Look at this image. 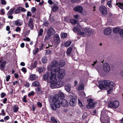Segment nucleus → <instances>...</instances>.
Masks as SVG:
<instances>
[{
	"label": "nucleus",
	"mask_w": 123,
	"mask_h": 123,
	"mask_svg": "<svg viewBox=\"0 0 123 123\" xmlns=\"http://www.w3.org/2000/svg\"><path fill=\"white\" fill-rule=\"evenodd\" d=\"M56 97L55 94L54 96H50V101L52 103L50 107L53 111L56 110L57 108H59L60 107V101Z\"/></svg>",
	"instance_id": "nucleus-1"
},
{
	"label": "nucleus",
	"mask_w": 123,
	"mask_h": 123,
	"mask_svg": "<svg viewBox=\"0 0 123 123\" xmlns=\"http://www.w3.org/2000/svg\"><path fill=\"white\" fill-rule=\"evenodd\" d=\"M98 83L99 87L101 89L114 86L115 85L113 82H110L109 80H101Z\"/></svg>",
	"instance_id": "nucleus-2"
},
{
	"label": "nucleus",
	"mask_w": 123,
	"mask_h": 123,
	"mask_svg": "<svg viewBox=\"0 0 123 123\" xmlns=\"http://www.w3.org/2000/svg\"><path fill=\"white\" fill-rule=\"evenodd\" d=\"M53 70L51 71H50V72L47 71L46 74H44L43 76V79L44 80H47L48 83H51L52 82L54 78L56 76L55 75Z\"/></svg>",
	"instance_id": "nucleus-3"
},
{
	"label": "nucleus",
	"mask_w": 123,
	"mask_h": 123,
	"mask_svg": "<svg viewBox=\"0 0 123 123\" xmlns=\"http://www.w3.org/2000/svg\"><path fill=\"white\" fill-rule=\"evenodd\" d=\"M64 82L61 80H59L57 81L56 76L54 77L52 82L50 84V86L52 88H59L64 85Z\"/></svg>",
	"instance_id": "nucleus-4"
},
{
	"label": "nucleus",
	"mask_w": 123,
	"mask_h": 123,
	"mask_svg": "<svg viewBox=\"0 0 123 123\" xmlns=\"http://www.w3.org/2000/svg\"><path fill=\"white\" fill-rule=\"evenodd\" d=\"M53 73L56 76L57 73H58V77L59 79H62L63 78L65 75V72L64 69H61L60 68L58 67L53 69Z\"/></svg>",
	"instance_id": "nucleus-5"
},
{
	"label": "nucleus",
	"mask_w": 123,
	"mask_h": 123,
	"mask_svg": "<svg viewBox=\"0 0 123 123\" xmlns=\"http://www.w3.org/2000/svg\"><path fill=\"white\" fill-rule=\"evenodd\" d=\"M59 64L58 62L55 60H53L51 63V65L50 66L48 67V71H51L55 69V68L58 67L57 66Z\"/></svg>",
	"instance_id": "nucleus-6"
},
{
	"label": "nucleus",
	"mask_w": 123,
	"mask_h": 123,
	"mask_svg": "<svg viewBox=\"0 0 123 123\" xmlns=\"http://www.w3.org/2000/svg\"><path fill=\"white\" fill-rule=\"evenodd\" d=\"M119 105V102L117 100L114 101H110L108 104V106L111 108H116L118 107Z\"/></svg>",
	"instance_id": "nucleus-7"
},
{
	"label": "nucleus",
	"mask_w": 123,
	"mask_h": 123,
	"mask_svg": "<svg viewBox=\"0 0 123 123\" xmlns=\"http://www.w3.org/2000/svg\"><path fill=\"white\" fill-rule=\"evenodd\" d=\"M87 102L88 103L86 107L88 109H92L94 108L96 103L93 102V100L92 98H88L87 99Z\"/></svg>",
	"instance_id": "nucleus-8"
},
{
	"label": "nucleus",
	"mask_w": 123,
	"mask_h": 123,
	"mask_svg": "<svg viewBox=\"0 0 123 123\" xmlns=\"http://www.w3.org/2000/svg\"><path fill=\"white\" fill-rule=\"evenodd\" d=\"M99 10L102 15H106L107 13V10L105 6L103 5H101L100 7Z\"/></svg>",
	"instance_id": "nucleus-9"
},
{
	"label": "nucleus",
	"mask_w": 123,
	"mask_h": 123,
	"mask_svg": "<svg viewBox=\"0 0 123 123\" xmlns=\"http://www.w3.org/2000/svg\"><path fill=\"white\" fill-rule=\"evenodd\" d=\"M83 7L81 6L77 5L74 8V10L75 11L81 13L82 12Z\"/></svg>",
	"instance_id": "nucleus-10"
},
{
	"label": "nucleus",
	"mask_w": 123,
	"mask_h": 123,
	"mask_svg": "<svg viewBox=\"0 0 123 123\" xmlns=\"http://www.w3.org/2000/svg\"><path fill=\"white\" fill-rule=\"evenodd\" d=\"M54 39L55 43L56 44H58L60 42V38L58 34H55L54 35Z\"/></svg>",
	"instance_id": "nucleus-11"
},
{
	"label": "nucleus",
	"mask_w": 123,
	"mask_h": 123,
	"mask_svg": "<svg viewBox=\"0 0 123 123\" xmlns=\"http://www.w3.org/2000/svg\"><path fill=\"white\" fill-rule=\"evenodd\" d=\"M103 69L105 72H108L110 70V67L109 64L107 63H106L103 65Z\"/></svg>",
	"instance_id": "nucleus-12"
},
{
	"label": "nucleus",
	"mask_w": 123,
	"mask_h": 123,
	"mask_svg": "<svg viewBox=\"0 0 123 123\" xmlns=\"http://www.w3.org/2000/svg\"><path fill=\"white\" fill-rule=\"evenodd\" d=\"M61 101L60 103V105L64 107H67L69 105V103L67 100L65 99L61 100Z\"/></svg>",
	"instance_id": "nucleus-13"
},
{
	"label": "nucleus",
	"mask_w": 123,
	"mask_h": 123,
	"mask_svg": "<svg viewBox=\"0 0 123 123\" xmlns=\"http://www.w3.org/2000/svg\"><path fill=\"white\" fill-rule=\"evenodd\" d=\"M77 103V100L76 99L74 98H72L69 101V104L72 106H75Z\"/></svg>",
	"instance_id": "nucleus-14"
},
{
	"label": "nucleus",
	"mask_w": 123,
	"mask_h": 123,
	"mask_svg": "<svg viewBox=\"0 0 123 123\" xmlns=\"http://www.w3.org/2000/svg\"><path fill=\"white\" fill-rule=\"evenodd\" d=\"M55 33V30L51 27L47 31V34H48L51 36L54 35Z\"/></svg>",
	"instance_id": "nucleus-15"
},
{
	"label": "nucleus",
	"mask_w": 123,
	"mask_h": 123,
	"mask_svg": "<svg viewBox=\"0 0 123 123\" xmlns=\"http://www.w3.org/2000/svg\"><path fill=\"white\" fill-rule=\"evenodd\" d=\"M56 96L57 98H58V99L59 98L61 100L64 99L65 97L64 94L61 92H59L58 94H56Z\"/></svg>",
	"instance_id": "nucleus-16"
},
{
	"label": "nucleus",
	"mask_w": 123,
	"mask_h": 123,
	"mask_svg": "<svg viewBox=\"0 0 123 123\" xmlns=\"http://www.w3.org/2000/svg\"><path fill=\"white\" fill-rule=\"evenodd\" d=\"M33 24V19L31 18H30L28 22V26L30 28L31 30H32L34 27Z\"/></svg>",
	"instance_id": "nucleus-17"
},
{
	"label": "nucleus",
	"mask_w": 123,
	"mask_h": 123,
	"mask_svg": "<svg viewBox=\"0 0 123 123\" xmlns=\"http://www.w3.org/2000/svg\"><path fill=\"white\" fill-rule=\"evenodd\" d=\"M111 29L109 28H107L104 30V34L106 35H109L111 33Z\"/></svg>",
	"instance_id": "nucleus-18"
},
{
	"label": "nucleus",
	"mask_w": 123,
	"mask_h": 123,
	"mask_svg": "<svg viewBox=\"0 0 123 123\" xmlns=\"http://www.w3.org/2000/svg\"><path fill=\"white\" fill-rule=\"evenodd\" d=\"M65 90L68 92H69L71 90V85L70 84H68L65 86Z\"/></svg>",
	"instance_id": "nucleus-19"
},
{
	"label": "nucleus",
	"mask_w": 123,
	"mask_h": 123,
	"mask_svg": "<svg viewBox=\"0 0 123 123\" xmlns=\"http://www.w3.org/2000/svg\"><path fill=\"white\" fill-rule=\"evenodd\" d=\"M6 62V61H4L1 63L0 65V68L1 70L3 71L4 70L5 65Z\"/></svg>",
	"instance_id": "nucleus-20"
},
{
	"label": "nucleus",
	"mask_w": 123,
	"mask_h": 123,
	"mask_svg": "<svg viewBox=\"0 0 123 123\" xmlns=\"http://www.w3.org/2000/svg\"><path fill=\"white\" fill-rule=\"evenodd\" d=\"M36 91L37 92V93L39 94H42L43 93V91L41 90V88L39 87H38L36 89H35Z\"/></svg>",
	"instance_id": "nucleus-21"
},
{
	"label": "nucleus",
	"mask_w": 123,
	"mask_h": 123,
	"mask_svg": "<svg viewBox=\"0 0 123 123\" xmlns=\"http://www.w3.org/2000/svg\"><path fill=\"white\" fill-rule=\"evenodd\" d=\"M37 78L35 74H31L30 75L29 78V80L33 81L35 80Z\"/></svg>",
	"instance_id": "nucleus-22"
},
{
	"label": "nucleus",
	"mask_w": 123,
	"mask_h": 123,
	"mask_svg": "<svg viewBox=\"0 0 123 123\" xmlns=\"http://www.w3.org/2000/svg\"><path fill=\"white\" fill-rule=\"evenodd\" d=\"M59 66L61 67H64L65 65V62L64 60H62L58 62Z\"/></svg>",
	"instance_id": "nucleus-23"
},
{
	"label": "nucleus",
	"mask_w": 123,
	"mask_h": 123,
	"mask_svg": "<svg viewBox=\"0 0 123 123\" xmlns=\"http://www.w3.org/2000/svg\"><path fill=\"white\" fill-rule=\"evenodd\" d=\"M15 23L16 25L19 26L21 25L22 24V22H21L20 20L19 19H18L16 21Z\"/></svg>",
	"instance_id": "nucleus-24"
},
{
	"label": "nucleus",
	"mask_w": 123,
	"mask_h": 123,
	"mask_svg": "<svg viewBox=\"0 0 123 123\" xmlns=\"http://www.w3.org/2000/svg\"><path fill=\"white\" fill-rule=\"evenodd\" d=\"M51 8L53 11L55 12L58 10V7L57 6L55 5L54 6H52L51 7Z\"/></svg>",
	"instance_id": "nucleus-25"
},
{
	"label": "nucleus",
	"mask_w": 123,
	"mask_h": 123,
	"mask_svg": "<svg viewBox=\"0 0 123 123\" xmlns=\"http://www.w3.org/2000/svg\"><path fill=\"white\" fill-rule=\"evenodd\" d=\"M40 85L38 81H35L33 82L32 84V85L34 86H38Z\"/></svg>",
	"instance_id": "nucleus-26"
},
{
	"label": "nucleus",
	"mask_w": 123,
	"mask_h": 123,
	"mask_svg": "<svg viewBox=\"0 0 123 123\" xmlns=\"http://www.w3.org/2000/svg\"><path fill=\"white\" fill-rule=\"evenodd\" d=\"M18 109L19 108L17 105H15L13 107V111L14 112H17Z\"/></svg>",
	"instance_id": "nucleus-27"
},
{
	"label": "nucleus",
	"mask_w": 123,
	"mask_h": 123,
	"mask_svg": "<svg viewBox=\"0 0 123 123\" xmlns=\"http://www.w3.org/2000/svg\"><path fill=\"white\" fill-rule=\"evenodd\" d=\"M72 48L71 47L68 48L66 52V54L67 55H70L72 51Z\"/></svg>",
	"instance_id": "nucleus-28"
},
{
	"label": "nucleus",
	"mask_w": 123,
	"mask_h": 123,
	"mask_svg": "<svg viewBox=\"0 0 123 123\" xmlns=\"http://www.w3.org/2000/svg\"><path fill=\"white\" fill-rule=\"evenodd\" d=\"M116 4L120 8L123 9V3L119 2L117 3Z\"/></svg>",
	"instance_id": "nucleus-29"
},
{
	"label": "nucleus",
	"mask_w": 123,
	"mask_h": 123,
	"mask_svg": "<svg viewBox=\"0 0 123 123\" xmlns=\"http://www.w3.org/2000/svg\"><path fill=\"white\" fill-rule=\"evenodd\" d=\"M120 29L118 28H115L113 30V32H114L117 33H119L120 31Z\"/></svg>",
	"instance_id": "nucleus-30"
},
{
	"label": "nucleus",
	"mask_w": 123,
	"mask_h": 123,
	"mask_svg": "<svg viewBox=\"0 0 123 123\" xmlns=\"http://www.w3.org/2000/svg\"><path fill=\"white\" fill-rule=\"evenodd\" d=\"M70 21V23L72 24H77L78 21V20L74 19H71Z\"/></svg>",
	"instance_id": "nucleus-31"
},
{
	"label": "nucleus",
	"mask_w": 123,
	"mask_h": 123,
	"mask_svg": "<svg viewBox=\"0 0 123 123\" xmlns=\"http://www.w3.org/2000/svg\"><path fill=\"white\" fill-rule=\"evenodd\" d=\"M50 120L52 122V123H57V120L55 119L54 117H52L51 118Z\"/></svg>",
	"instance_id": "nucleus-32"
},
{
	"label": "nucleus",
	"mask_w": 123,
	"mask_h": 123,
	"mask_svg": "<svg viewBox=\"0 0 123 123\" xmlns=\"http://www.w3.org/2000/svg\"><path fill=\"white\" fill-rule=\"evenodd\" d=\"M61 37L62 38H65L67 37V34L66 33H62L61 34Z\"/></svg>",
	"instance_id": "nucleus-33"
},
{
	"label": "nucleus",
	"mask_w": 123,
	"mask_h": 123,
	"mask_svg": "<svg viewBox=\"0 0 123 123\" xmlns=\"http://www.w3.org/2000/svg\"><path fill=\"white\" fill-rule=\"evenodd\" d=\"M73 31L74 32H80V29L77 27H74L73 29Z\"/></svg>",
	"instance_id": "nucleus-34"
},
{
	"label": "nucleus",
	"mask_w": 123,
	"mask_h": 123,
	"mask_svg": "<svg viewBox=\"0 0 123 123\" xmlns=\"http://www.w3.org/2000/svg\"><path fill=\"white\" fill-rule=\"evenodd\" d=\"M72 42L71 41H68L65 44V46L66 47H68L72 43Z\"/></svg>",
	"instance_id": "nucleus-35"
},
{
	"label": "nucleus",
	"mask_w": 123,
	"mask_h": 123,
	"mask_svg": "<svg viewBox=\"0 0 123 123\" xmlns=\"http://www.w3.org/2000/svg\"><path fill=\"white\" fill-rule=\"evenodd\" d=\"M20 8L21 7H18L15 11V13H20L21 12Z\"/></svg>",
	"instance_id": "nucleus-36"
},
{
	"label": "nucleus",
	"mask_w": 123,
	"mask_h": 123,
	"mask_svg": "<svg viewBox=\"0 0 123 123\" xmlns=\"http://www.w3.org/2000/svg\"><path fill=\"white\" fill-rule=\"evenodd\" d=\"M42 61L43 63H45L47 61V59L46 57H43L42 58Z\"/></svg>",
	"instance_id": "nucleus-37"
},
{
	"label": "nucleus",
	"mask_w": 123,
	"mask_h": 123,
	"mask_svg": "<svg viewBox=\"0 0 123 123\" xmlns=\"http://www.w3.org/2000/svg\"><path fill=\"white\" fill-rule=\"evenodd\" d=\"M43 30L42 28H41L40 29L38 36H41L43 34Z\"/></svg>",
	"instance_id": "nucleus-38"
},
{
	"label": "nucleus",
	"mask_w": 123,
	"mask_h": 123,
	"mask_svg": "<svg viewBox=\"0 0 123 123\" xmlns=\"http://www.w3.org/2000/svg\"><path fill=\"white\" fill-rule=\"evenodd\" d=\"M35 94V93L33 91H31L28 94L29 97H31V96H34Z\"/></svg>",
	"instance_id": "nucleus-39"
},
{
	"label": "nucleus",
	"mask_w": 123,
	"mask_h": 123,
	"mask_svg": "<svg viewBox=\"0 0 123 123\" xmlns=\"http://www.w3.org/2000/svg\"><path fill=\"white\" fill-rule=\"evenodd\" d=\"M52 51L51 50L48 49L46 51V55H50L51 54Z\"/></svg>",
	"instance_id": "nucleus-40"
},
{
	"label": "nucleus",
	"mask_w": 123,
	"mask_h": 123,
	"mask_svg": "<svg viewBox=\"0 0 123 123\" xmlns=\"http://www.w3.org/2000/svg\"><path fill=\"white\" fill-rule=\"evenodd\" d=\"M37 61H35L34 62L32 66V67L33 68H35L37 67Z\"/></svg>",
	"instance_id": "nucleus-41"
},
{
	"label": "nucleus",
	"mask_w": 123,
	"mask_h": 123,
	"mask_svg": "<svg viewBox=\"0 0 123 123\" xmlns=\"http://www.w3.org/2000/svg\"><path fill=\"white\" fill-rule=\"evenodd\" d=\"M15 10V8H14L13 9H11L8 11V13L10 15L12 14L13 13L14 11Z\"/></svg>",
	"instance_id": "nucleus-42"
},
{
	"label": "nucleus",
	"mask_w": 123,
	"mask_h": 123,
	"mask_svg": "<svg viewBox=\"0 0 123 123\" xmlns=\"http://www.w3.org/2000/svg\"><path fill=\"white\" fill-rule=\"evenodd\" d=\"M47 35H46L44 38V40L45 41H46L47 40H48L49 39L50 36H51L50 35H49L48 34H47Z\"/></svg>",
	"instance_id": "nucleus-43"
},
{
	"label": "nucleus",
	"mask_w": 123,
	"mask_h": 123,
	"mask_svg": "<svg viewBox=\"0 0 123 123\" xmlns=\"http://www.w3.org/2000/svg\"><path fill=\"white\" fill-rule=\"evenodd\" d=\"M27 97L26 95H25L24 96L23 98L22 99V100L23 102L26 103L28 101L26 99Z\"/></svg>",
	"instance_id": "nucleus-44"
},
{
	"label": "nucleus",
	"mask_w": 123,
	"mask_h": 123,
	"mask_svg": "<svg viewBox=\"0 0 123 123\" xmlns=\"http://www.w3.org/2000/svg\"><path fill=\"white\" fill-rule=\"evenodd\" d=\"M87 33H88V34H87V36H89L90 35H92L93 34V32L92 30H90Z\"/></svg>",
	"instance_id": "nucleus-45"
},
{
	"label": "nucleus",
	"mask_w": 123,
	"mask_h": 123,
	"mask_svg": "<svg viewBox=\"0 0 123 123\" xmlns=\"http://www.w3.org/2000/svg\"><path fill=\"white\" fill-rule=\"evenodd\" d=\"M43 68L42 67L40 68H39L38 70V72H39V73H42L43 71Z\"/></svg>",
	"instance_id": "nucleus-46"
},
{
	"label": "nucleus",
	"mask_w": 123,
	"mask_h": 123,
	"mask_svg": "<svg viewBox=\"0 0 123 123\" xmlns=\"http://www.w3.org/2000/svg\"><path fill=\"white\" fill-rule=\"evenodd\" d=\"M1 4L2 5H6V4L7 3L6 1L5 0H1Z\"/></svg>",
	"instance_id": "nucleus-47"
},
{
	"label": "nucleus",
	"mask_w": 123,
	"mask_h": 123,
	"mask_svg": "<svg viewBox=\"0 0 123 123\" xmlns=\"http://www.w3.org/2000/svg\"><path fill=\"white\" fill-rule=\"evenodd\" d=\"M111 1L110 0L108 1L107 2V4L109 6L110 8H111L112 7V6L111 4Z\"/></svg>",
	"instance_id": "nucleus-48"
},
{
	"label": "nucleus",
	"mask_w": 123,
	"mask_h": 123,
	"mask_svg": "<svg viewBox=\"0 0 123 123\" xmlns=\"http://www.w3.org/2000/svg\"><path fill=\"white\" fill-rule=\"evenodd\" d=\"M90 30V29L89 28V27H86L85 30V33H88Z\"/></svg>",
	"instance_id": "nucleus-49"
},
{
	"label": "nucleus",
	"mask_w": 123,
	"mask_h": 123,
	"mask_svg": "<svg viewBox=\"0 0 123 123\" xmlns=\"http://www.w3.org/2000/svg\"><path fill=\"white\" fill-rule=\"evenodd\" d=\"M36 11V9L34 7H32L31 9V12L32 13L35 12Z\"/></svg>",
	"instance_id": "nucleus-50"
},
{
	"label": "nucleus",
	"mask_w": 123,
	"mask_h": 123,
	"mask_svg": "<svg viewBox=\"0 0 123 123\" xmlns=\"http://www.w3.org/2000/svg\"><path fill=\"white\" fill-rule=\"evenodd\" d=\"M1 115L3 116L5 115V112L4 110L3 109H2L1 110V113H0Z\"/></svg>",
	"instance_id": "nucleus-51"
},
{
	"label": "nucleus",
	"mask_w": 123,
	"mask_h": 123,
	"mask_svg": "<svg viewBox=\"0 0 123 123\" xmlns=\"http://www.w3.org/2000/svg\"><path fill=\"white\" fill-rule=\"evenodd\" d=\"M37 104L38 107L41 108L42 106V104L40 102H38Z\"/></svg>",
	"instance_id": "nucleus-52"
},
{
	"label": "nucleus",
	"mask_w": 123,
	"mask_h": 123,
	"mask_svg": "<svg viewBox=\"0 0 123 123\" xmlns=\"http://www.w3.org/2000/svg\"><path fill=\"white\" fill-rule=\"evenodd\" d=\"M84 89V87L82 85H80L78 87V89L79 90H82Z\"/></svg>",
	"instance_id": "nucleus-53"
},
{
	"label": "nucleus",
	"mask_w": 123,
	"mask_h": 123,
	"mask_svg": "<svg viewBox=\"0 0 123 123\" xmlns=\"http://www.w3.org/2000/svg\"><path fill=\"white\" fill-rule=\"evenodd\" d=\"M21 70L24 73V74H25L27 72V70L26 68L25 67H23L22 68Z\"/></svg>",
	"instance_id": "nucleus-54"
},
{
	"label": "nucleus",
	"mask_w": 123,
	"mask_h": 123,
	"mask_svg": "<svg viewBox=\"0 0 123 123\" xmlns=\"http://www.w3.org/2000/svg\"><path fill=\"white\" fill-rule=\"evenodd\" d=\"M6 95V94L4 92H2L1 94V98H3Z\"/></svg>",
	"instance_id": "nucleus-55"
},
{
	"label": "nucleus",
	"mask_w": 123,
	"mask_h": 123,
	"mask_svg": "<svg viewBox=\"0 0 123 123\" xmlns=\"http://www.w3.org/2000/svg\"><path fill=\"white\" fill-rule=\"evenodd\" d=\"M21 29L19 27H17L15 30V31L17 32H19L20 31Z\"/></svg>",
	"instance_id": "nucleus-56"
},
{
	"label": "nucleus",
	"mask_w": 123,
	"mask_h": 123,
	"mask_svg": "<svg viewBox=\"0 0 123 123\" xmlns=\"http://www.w3.org/2000/svg\"><path fill=\"white\" fill-rule=\"evenodd\" d=\"M71 2L72 3H75L79 2V0H71Z\"/></svg>",
	"instance_id": "nucleus-57"
},
{
	"label": "nucleus",
	"mask_w": 123,
	"mask_h": 123,
	"mask_svg": "<svg viewBox=\"0 0 123 123\" xmlns=\"http://www.w3.org/2000/svg\"><path fill=\"white\" fill-rule=\"evenodd\" d=\"M44 45L43 43H42L41 44V47H40L39 49L40 50H42L43 49V48L44 47Z\"/></svg>",
	"instance_id": "nucleus-58"
},
{
	"label": "nucleus",
	"mask_w": 123,
	"mask_h": 123,
	"mask_svg": "<svg viewBox=\"0 0 123 123\" xmlns=\"http://www.w3.org/2000/svg\"><path fill=\"white\" fill-rule=\"evenodd\" d=\"M24 86L27 88L29 87L30 86V84L29 83L27 82L25 85H24Z\"/></svg>",
	"instance_id": "nucleus-59"
},
{
	"label": "nucleus",
	"mask_w": 123,
	"mask_h": 123,
	"mask_svg": "<svg viewBox=\"0 0 123 123\" xmlns=\"http://www.w3.org/2000/svg\"><path fill=\"white\" fill-rule=\"evenodd\" d=\"M27 16H31V12L29 11H28L27 12Z\"/></svg>",
	"instance_id": "nucleus-60"
},
{
	"label": "nucleus",
	"mask_w": 123,
	"mask_h": 123,
	"mask_svg": "<svg viewBox=\"0 0 123 123\" xmlns=\"http://www.w3.org/2000/svg\"><path fill=\"white\" fill-rule=\"evenodd\" d=\"M49 22L48 21H45L44 23V25L45 26H47L48 25Z\"/></svg>",
	"instance_id": "nucleus-61"
},
{
	"label": "nucleus",
	"mask_w": 123,
	"mask_h": 123,
	"mask_svg": "<svg viewBox=\"0 0 123 123\" xmlns=\"http://www.w3.org/2000/svg\"><path fill=\"white\" fill-rule=\"evenodd\" d=\"M10 75H8L6 77V80L7 81H8L10 78Z\"/></svg>",
	"instance_id": "nucleus-62"
},
{
	"label": "nucleus",
	"mask_w": 123,
	"mask_h": 123,
	"mask_svg": "<svg viewBox=\"0 0 123 123\" xmlns=\"http://www.w3.org/2000/svg\"><path fill=\"white\" fill-rule=\"evenodd\" d=\"M78 104L80 106V107H82L83 106L81 102L80 101V100H78Z\"/></svg>",
	"instance_id": "nucleus-63"
},
{
	"label": "nucleus",
	"mask_w": 123,
	"mask_h": 123,
	"mask_svg": "<svg viewBox=\"0 0 123 123\" xmlns=\"http://www.w3.org/2000/svg\"><path fill=\"white\" fill-rule=\"evenodd\" d=\"M9 118L10 117L9 116H6L4 118V119L5 120H9Z\"/></svg>",
	"instance_id": "nucleus-64"
}]
</instances>
